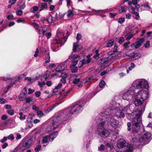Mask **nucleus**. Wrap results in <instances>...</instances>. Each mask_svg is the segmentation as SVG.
<instances>
[{"mask_svg":"<svg viewBox=\"0 0 152 152\" xmlns=\"http://www.w3.org/2000/svg\"><path fill=\"white\" fill-rule=\"evenodd\" d=\"M85 102L82 100H80L76 103L74 104L71 107H69L64 110L63 114L61 115L64 120H68L72 114L80 112L82 109V107L85 104Z\"/></svg>","mask_w":152,"mask_h":152,"instance_id":"nucleus-1","label":"nucleus"},{"mask_svg":"<svg viewBox=\"0 0 152 152\" xmlns=\"http://www.w3.org/2000/svg\"><path fill=\"white\" fill-rule=\"evenodd\" d=\"M106 110L103 113H102L98 116V120L100 121L104 120L108 122L110 125L115 128H118L119 125V121L114 119L112 114Z\"/></svg>","mask_w":152,"mask_h":152,"instance_id":"nucleus-2","label":"nucleus"},{"mask_svg":"<svg viewBox=\"0 0 152 152\" xmlns=\"http://www.w3.org/2000/svg\"><path fill=\"white\" fill-rule=\"evenodd\" d=\"M57 34L56 39L54 40L51 45V48L54 52L57 51V48L59 46L58 44H63L66 41V38L64 36V33L59 29L57 31Z\"/></svg>","mask_w":152,"mask_h":152,"instance_id":"nucleus-3","label":"nucleus"},{"mask_svg":"<svg viewBox=\"0 0 152 152\" xmlns=\"http://www.w3.org/2000/svg\"><path fill=\"white\" fill-rule=\"evenodd\" d=\"M148 97V93L146 91L141 90L138 92L136 95L134 103L136 107L141 106L143 101Z\"/></svg>","mask_w":152,"mask_h":152,"instance_id":"nucleus-4","label":"nucleus"},{"mask_svg":"<svg viewBox=\"0 0 152 152\" xmlns=\"http://www.w3.org/2000/svg\"><path fill=\"white\" fill-rule=\"evenodd\" d=\"M151 136V134L150 132L144 133L141 135H140L137 137L132 138L133 142L134 143L140 142L141 145L146 144L150 142V138Z\"/></svg>","mask_w":152,"mask_h":152,"instance_id":"nucleus-5","label":"nucleus"},{"mask_svg":"<svg viewBox=\"0 0 152 152\" xmlns=\"http://www.w3.org/2000/svg\"><path fill=\"white\" fill-rule=\"evenodd\" d=\"M97 122L99 123L97 129V133L98 135L101 137L106 138L108 137L109 134L108 131L104 128V125L105 123L104 120L100 121L97 119Z\"/></svg>","mask_w":152,"mask_h":152,"instance_id":"nucleus-6","label":"nucleus"},{"mask_svg":"<svg viewBox=\"0 0 152 152\" xmlns=\"http://www.w3.org/2000/svg\"><path fill=\"white\" fill-rule=\"evenodd\" d=\"M141 122L142 121L140 117L134 118L132 119V130L134 134L137 133L138 134H140L142 130L144 131L143 128L142 129L140 128V124Z\"/></svg>","mask_w":152,"mask_h":152,"instance_id":"nucleus-7","label":"nucleus"},{"mask_svg":"<svg viewBox=\"0 0 152 152\" xmlns=\"http://www.w3.org/2000/svg\"><path fill=\"white\" fill-rule=\"evenodd\" d=\"M131 87L136 89L145 88L148 89L149 88V86L146 80L144 79H141L137 80L134 81Z\"/></svg>","mask_w":152,"mask_h":152,"instance_id":"nucleus-8","label":"nucleus"},{"mask_svg":"<svg viewBox=\"0 0 152 152\" xmlns=\"http://www.w3.org/2000/svg\"><path fill=\"white\" fill-rule=\"evenodd\" d=\"M106 110L108 112L109 114V113L112 115L113 114V113H115L114 115L120 118H124L126 114L125 113L123 110L122 108H119V110H118L117 108H115L114 109H107Z\"/></svg>","mask_w":152,"mask_h":152,"instance_id":"nucleus-9","label":"nucleus"},{"mask_svg":"<svg viewBox=\"0 0 152 152\" xmlns=\"http://www.w3.org/2000/svg\"><path fill=\"white\" fill-rule=\"evenodd\" d=\"M134 93V89L131 87L128 89L127 92L124 93L122 96V98L124 99L129 101L132 99Z\"/></svg>","mask_w":152,"mask_h":152,"instance_id":"nucleus-10","label":"nucleus"},{"mask_svg":"<svg viewBox=\"0 0 152 152\" xmlns=\"http://www.w3.org/2000/svg\"><path fill=\"white\" fill-rule=\"evenodd\" d=\"M81 38V35L79 34H77L76 36V39L77 41L76 43H74L73 45V52H76L77 51H79L81 50L82 48L81 47L78 48L79 46L78 45L79 44V40H80Z\"/></svg>","mask_w":152,"mask_h":152,"instance_id":"nucleus-11","label":"nucleus"},{"mask_svg":"<svg viewBox=\"0 0 152 152\" xmlns=\"http://www.w3.org/2000/svg\"><path fill=\"white\" fill-rule=\"evenodd\" d=\"M32 143V140L31 139L27 140L23 144L20 148V150L23 151L28 148Z\"/></svg>","mask_w":152,"mask_h":152,"instance_id":"nucleus-12","label":"nucleus"},{"mask_svg":"<svg viewBox=\"0 0 152 152\" xmlns=\"http://www.w3.org/2000/svg\"><path fill=\"white\" fill-rule=\"evenodd\" d=\"M128 145V143L126 142L125 140L123 139H120L118 141L116 144L117 147L119 148H124Z\"/></svg>","mask_w":152,"mask_h":152,"instance_id":"nucleus-13","label":"nucleus"},{"mask_svg":"<svg viewBox=\"0 0 152 152\" xmlns=\"http://www.w3.org/2000/svg\"><path fill=\"white\" fill-rule=\"evenodd\" d=\"M145 40L143 38H140L138 41L131 44V47L133 48V49L138 48L141 46L142 43Z\"/></svg>","mask_w":152,"mask_h":152,"instance_id":"nucleus-14","label":"nucleus"},{"mask_svg":"<svg viewBox=\"0 0 152 152\" xmlns=\"http://www.w3.org/2000/svg\"><path fill=\"white\" fill-rule=\"evenodd\" d=\"M60 116H58V117L53 121L51 124L50 126L51 127H49L48 128V129H49V128H51L50 131H51L56 129V128L57 127V124L58 123L57 120L59 118Z\"/></svg>","mask_w":152,"mask_h":152,"instance_id":"nucleus-15","label":"nucleus"},{"mask_svg":"<svg viewBox=\"0 0 152 152\" xmlns=\"http://www.w3.org/2000/svg\"><path fill=\"white\" fill-rule=\"evenodd\" d=\"M128 146H126L124 148L123 151H119L116 152H132L133 151L134 148L133 145L130 144L128 145Z\"/></svg>","mask_w":152,"mask_h":152,"instance_id":"nucleus-16","label":"nucleus"},{"mask_svg":"<svg viewBox=\"0 0 152 152\" xmlns=\"http://www.w3.org/2000/svg\"><path fill=\"white\" fill-rule=\"evenodd\" d=\"M133 107L132 105L129 104L126 106H125L122 109L123 110L125 113L126 114H129L130 112H132V109Z\"/></svg>","mask_w":152,"mask_h":152,"instance_id":"nucleus-17","label":"nucleus"},{"mask_svg":"<svg viewBox=\"0 0 152 152\" xmlns=\"http://www.w3.org/2000/svg\"><path fill=\"white\" fill-rule=\"evenodd\" d=\"M142 108L141 110L136 111L134 112H132L134 115H135L137 117V118L140 117V116L142 113L145 110V106L144 105H142Z\"/></svg>","mask_w":152,"mask_h":152,"instance_id":"nucleus-18","label":"nucleus"},{"mask_svg":"<svg viewBox=\"0 0 152 152\" xmlns=\"http://www.w3.org/2000/svg\"><path fill=\"white\" fill-rule=\"evenodd\" d=\"M66 65L64 63L60 64L56 68L57 70H60L61 71H63L66 68Z\"/></svg>","mask_w":152,"mask_h":152,"instance_id":"nucleus-19","label":"nucleus"},{"mask_svg":"<svg viewBox=\"0 0 152 152\" xmlns=\"http://www.w3.org/2000/svg\"><path fill=\"white\" fill-rule=\"evenodd\" d=\"M69 59H71V61L74 60H80L81 59L80 56L76 54H73L71 55L69 57Z\"/></svg>","mask_w":152,"mask_h":152,"instance_id":"nucleus-20","label":"nucleus"},{"mask_svg":"<svg viewBox=\"0 0 152 152\" xmlns=\"http://www.w3.org/2000/svg\"><path fill=\"white\" fill-rule=\"evenodd\" d=\"M39 11H41L42 10H46L47 9V4L46 3H42L39 5Z\"/></svg>","mask_w":152,"mask_h":152,"instance_id":"nucleus-21","label":"nucleus"},{"mask_svg":"<svg viewBox=\"0 0 152 152\" xmlns=\"http://www.w3.org/2000/svg\"><path fill=\"white\" fill-rule=\"evenodd\" d=\"M58 134V132L57 131H55L50 134L49 136H48L49 140L51 141H52L54 138L56 137Z\"/></svg>","mask_w":152,"mask_h":152,"instance_id":"nucleus-22","label":"nucleus"},{"mask_svg":"<svg viewBox=\"0 0 152 152\" xmlns=\"http://www.w3.org/2000/svg\"><path fill=\"white\" fill-rule=\"evenodd\" d=\"M107 63V61L105 58L100 59L98 62V64L101 67H104Z\"/></svg>","mask_w":152,"mask_h":152,"instance_id":"nucleus-23","label":"nucleus"},{"mask_svg":"<svg viewBox=\"0 0 152 152\" xmlns=\"http://www.w3.org/2000/svg\"><path fill=\"white\" fill-rule=\"evenodd\" d=\"M130 44V42L129 41H128L124 44V46L126 50H131L133 49V48L131 47V44L130 46H129V45Z\"/></svg>","mask_w":152,"mask_h":152,"instance_id":"nucleus-24","label":"nucleus"},{"mask_svg":"<svg viewBox=\"0 0 152 152\" xmlns=\"http://www.w3.org/2000/svg\"><path fill=\"white\" fill-rule=\"evenodd\" d=\"M118 9L119 13H124L126 11L127 7L125 6H121L119 7Z\"/></svg>","mask_w":152,"mask_h":152,"instance_id":"nucleus-25","label":"nucleus"},{"mask_svg":"<svg viewBox=\"0 0 152 152\" xmlns=\"http://www.w3.org/2000/svg\"><path fill=\"white\" fill-rule=\"evenodd\" d=\"M38 77H37L33 78H31L30 77H25V80H28V81L31 83L34 82L35 81L38 79Z\"/></svg>","mask_w":152,"mask_h":152,"instance_id":"nucleus-26","label":"nucleus"},{"mask_svg":"<svg viewBox=\"0 0 152 152\" xmlns=\"http://www.w3.org/2000/svg\"><path fill=\"white\" fill-rule=\"evenodd\" d=\"M63 72L61 71L60 70H57L56 68L55 71H54V75L55 76L60 77L62 75Z\"/></svg>","mask_w":152,"mask_h":152,"instance_id":"nucleus-27","label":"nucleus"},{"mask_svg":"<svg viewBox=\"0 0 152 152\" xmlns=\"http://www.w3.org/2000/svg\"><path fill=\"white\" fill-rule=\"evenodd\" d=\"M141 9L142 11L148 10L150 9V8L148 5L147 4H144L142 5L141 7Z\"/></svg>","mask_w":152,"mask_h":152,"instance_id":"nucleus-28","label":"nucleus"},{"mask_svg":"<svg viewBox=\"0 0 152 152\" xmlns=\"http://www.w3.org/2000/svg\"><path fill=\"white\" fill-rule=\"evenodd\" d=\"M133 58H135V59H138L141 56V54L139 53H133L132 56H130Z\"/></svg>","mask_w":152,"mask_h":152,"instance_id":"nucleus-29","label":"nucleus"},{"mask_svg":"<svg viewBox=\"0 0 152 152\" xmlns=\"http://www.w3.org/2000/svg\"><path fill=\"white\" fill-rule=\"evenodd\" d=\"M46 20L48 23H52L54 20L53 19V16L50 15L47 17Z\"/></svg>","mask_w":152,"mask_h":152,"instance_id":"nucleus-30","label":"nucleus"},{"mask_svg":"<svg viewBox=\"0 0 152 152\" xmlns=\"http://www.w3.org/2000/svg\"><path fill=\"white\" fill-rule=\"evenodd\" d=\"M49 140V137L48 136L44 137L42 140V142L44 144H47Z\"/></svg>","mask_w":152,"mask_h":152,"instance_id":"nucleus-31","label":"nucleus"},{"mask_svg":"<svg viewBox=\"0 0 152 152\" xmlns=\"http://www.w3.org/2000/svg\"><path fill=\"white\" fill-rule=\"evenodd\" d=\"M93 77L92 76H90L86 78L85 79L84 81H85V83H87L88 82H91V81L93 80Z\"/></svg>","mask_w":152,"mask_h":152,"instance_id":"nucleus-32","label":"nucleus"},{"mask_svg":"<svg viewBox=\"0 0 152 152\" xmlns=\"http://www.w3.org/2000/svg\"><path fill=\"white\" fill-rule=\"evenodd\" d=\"M133 34H132L129 33L125 35L126 40L128 41L130 39L133 37Z\"/></svg>","mask_w":152,"mask_h":152,"instance_id":"nucleus-33","label":"nucleus"},{"mask_svg":"<svg viewBox=\"0 0 152 152\" xmlns=\"http://www.w3.org/2000/svg\"><path fill=\"white\" fill-rule=\"evenodd\" d=\"M105 149L104 145L103 144H101L98 147V150L99 151L102 152L104 151Z\"/></svg>","mask_w":152,"mask_h":152,"instance_id":"nucleus-34","label":"nucleus"},{"mask_svg":"<svg viewBox=\"0 0 152 152\" xmlns=\"http://www.w3.org/2000/svg\"><path fill=\"white\" fill-rule=\"evenodd\" d=\"M20 115L19 118L21 120H23L26 118V115L22 112H20L19 113Z\"/></svg>","mask_w":152,"mask_h":152,"instance_id":"nucleus-35","label":"nucleus"},{"mask_svg":"<svg viewBox=\"0 0 152 152\" xmlns=\"http://www.w3.org/2000/svg\"><path fill=\"white\" fill-rule=\"evenodd\" d=\"M30 105L29 103H25L23 106V109L24 110H27L28 108Z\"/></svg>","mask_w":152,"mask_h":152,"instance_id":"nucleus-36","label":"nucleus"},{"mask_svg":"<svg viewBox=\"0 0 152 152\" xmlns=\"http://www.w3.org/2000/svg\"><path fill=\"white\" fill-rule=\"evenodd\" d=\"M114 43V41L113 39H110L109 40L107 45V47H110L112 46Z\"/></svg>","mask_w":152,"mask_h":152,"instance_id":"nucleus-37","label":"nucleus"},{"mask_svg":"<svg viewBox=\"0 0 152 152\" xmlns=\"http://www.w3.org/2000/svg\"><path fill=\"white\" fill-rule=\"evenodd\" d=\"M13 120L12 119H10L6 121L5 122L6 125H10L12 124Z\"/></svg>","mask_w":152,"mask_h":152,"instance_id":"nucleus-38","label":"nucleus"},{"mask_svg":"<svg viewBox=\"0 0 152 152\" xmlns=\"http://www.w3.org/2000/svg\"><path fill=\"white\" fill-rule=\"evenodd\" d=\"M37 114L39 118L41 117L43 115V112L41 110L38 111Z\"/></svg>","mask_w":152,"mask_h":152,"instance_id":"nucleus-39","label":"nucleus"},{"mask_svg":"<svg viewBox=\"0 0 152 152\" xmlns=\"http://www.w3.org/2000/svg\"><path fill=\"white\" fill-rule=\"evenodd\" d=\"M45 32L44 31L43 29H42V28H40L38 30V33L39 34H42V35H44Z\"/></svg>","mask_w":152,"mask_h":152,"instance_id":"nucleus-40","label":"nucleus"},{"mask_svg":"<svg viewBox=\"0 0 152 152\" xmlns=\"http://www.w3.org/2000/svg\"><path fill=\"white\" fill-rule=\"evenodd\" d=\"M125 40L124 38L123 37H121L118 39V42L119 43L122 44Z\"/></svg>","mask_w":152,"mask_h":152,"instance_id":"nucleus-41","label":"nucleus"},{"mask_svg":"<svg viewBox=\"0 0 152 152\" xmlns=\"http://www.w3.org/2000/svg\"><path fill=\"white\" fill-rule=\"evenodd\" d=\"M80 81V79L79 78H76L73 80V83L75 84L78 83Z\"/></svg>","mask_w":152,"mask_h":152,"instance_id":"nucleus-42","label":"nucleus"},{"mask_svg":"<svg viewBox=\"0 0 152 152\" xmlns=\"http://www.w3.org/2000/svg\"><path fill=\"white\" fill-rule=\"evenodd\" d=\"M106 146L107 147L111 149H112L114 148L113 145L109 143H107L106 144Z\"/></svg>","mask_w":152,"mask_h":152,"instance_id":"nucleus-43","label":"nucleus"},{"mask_svg":"<svg viewBox=\"0 0 152 152\" xmlns=\"http://www.w3.org/2000/svg\"><path fill=\"white\" fill-rule=\"evenodd\" d=\"M133 13L135 16V19L137 20H138L140 18L139 13L137 12H134Z\"/></svg>","mask_w":152,"mask_h":152,"instance_id":"nucleus-44","label":"nucleus"},{"mask_svg":"<svg viewBox=\"0 0 152 152\" xmlns=\"http://www.w3.org/2000/svg\"><path fill=\"white\" fill-rule=\"evenodd\" d=\"M79 60H76L71 61H72V66H75L77 64Z\"/></svg>","mask_w":152,"mask_h":152,"instance_id":"nucleus-45","label":"nucleus"},{"mask_svg":"<svg viewBox=\"0 0 152 152\" xmlns=\"http://www.w3.org/2000/svg\"><path fill=\"white\" fill-rule=\"evenodd\" d=\"M105 82L104 80H102L99 83V86L101 88H103L105 85Z\"/></svg>","mask_w":152,"mask_h":152,"instance_id":"nucleus-46","label":"nucleus"},{"mask_svg":"<svg viewBox=\"0 0 152 152\" xmlns=\"http://www.w3.org/2000/svg\"><path fill=\"white\" fill-rule=\"evenodd\" d=\"M50 55L49 54H48L46 57V58H45V62L46 63H48L50 61Z\"/></svg>","mask_w":152,"mask_h":152,"instance_id":"nucleus-47","label":"nucleus"},{"mask_svg":"<svg viewBox=\"0 0 152 152\" xmlns=\"http://www.w3.org/2000/svg\"><path fill=\"white\" fill-rule=\"evenodd\" d=\"M38 84L40 87H42L45 85V82L41 83L39 81H38Z\"/></svg>","mask_w":152,"mask_h":152,"instance_id":"nucleus-48","label":"nucleus"},{"mask_svg":"<svg viewBox=\"0 0 152 152\" xmlns=\"http://www.w3.org/2000/svg\"><path fill=\"white\" fill-rule=\"evenodd\" d=\"M32 25L34 28L36 29H37L39 27V26L38 24L36 23H33Z\"/></svg>","mask_w":152,"mask_h":152,"instance_id":"nucleus-49","label":"nucleus"},{"mask_svg":"<svg viewBox=\"0 0 152 152\" xmlns=\"http://www.w3.org/2000/svg\"><path fill=\"white\" fill-rule=\"evenodd\" d=\"M7 113L10 115H12L14 114V111L13 110L11 109L7 111Z\"/></svg>","mask_w":152,"mask_h":152,"instance_id":"nucleus-50","label":"nucleus"},{"mask_svg":"<svg viewBox=\"0 0 152 152\" xmlns=\"http://www.w3.org/2000/svg\"><path fill=\"white\" fill-rule=\"evenodd\" d=\"M125 21V19L124 18H120L118 19V22L121 24L122 23Z\"/></svg>","mask_w":152,"mask_h":152,"instance_id":"nucleus-51","label":"nucleus"},{"mask_svg":"<svg viewBox=\"0 0 152 152\" xmlns=\"http://www.w3.org/2000/svg\"><path fill=\"white\" fill-rule=\"evenodd\" d=\"M145 47L146 48H148L150 47V41H147L144 44Z\"/></svg>","mask_w":152,"mask_h":152,"instance_id":"nucleus-52","label":"nucleus"},{"mask_svg":"<svg viewBox=\"0 0 152 152\" xmlns=\"http://www.w3.org/2000/svg\"><path fill=\"white\" fill-rule=\"evenodd\" d=\"M23 14V11L20 10H18L16 12V14L18 15L21 16Z\"/></svg>","mask_w":152,"mask_h":152,"instance_id":"nucleus-53","label":"nucleus"},{"mask_svg":"<svg viewBox=\"0 0 152 152\" xmlns=\"http://www.w3.org/2000/svg\"><path fill=\"white\" fill-rule=\"evenodd\" d=\"M41 146L40 145H37L35 148V151L36 152H38L41 149Z\"/></svg>","mask_w":152,"mask_h":152,"instance_id":"nucleus-54","label":"nucleus"},{"mask_svg":"<svg viewBox=\"0 0 152 152\" xmlns=\"http://www.w3.org/2000/svg\"><path fill=\"white\" fill-rule=\"evenodd\" d=\"M41 28H42V29H43L44 31L45 32L48 28V26L46 25L43 26H42Z\"/></svg>","mask_w":152,"mask_h":152,"instance_id":"nucleus-55","label":"nucleus"},{"mask_svg":"<svg viewBox=\"0 0 152 152\" xmlns=\"http://www.w3.org/2000/svg\"><path fill=\"white\" fill-rule=\"evenodd\" d=\"M61 76V78H65V79H66V78H67L68 76V75L66 73H64L63 72Z\"/></svg>","mask_w":152,"mask_h":152,"instance_id":"nucleus-56","label":"nucleus"},{"mask_svg":"<svg viewBox=\"0 0 152 152\" xmlns=\"http://www.w3.org/2000/svg\"><path fill=\"white\" fill-rule=\"evenodd\" d=\"M138 28H135L132 30L133 33L135 34L138 32Z\"/></svg>","mask_w":152,"mask_h":152,"instance_id":"nucleus-57","label":"nucleus"},{"mask_svg":"<svg viewBox=\"0 0 152 152\" xmlns=\"http://www.w3.org/2000/svg\"><path fill=\"white\" fill-rule=\"evenodd\" d=\"M67 16L68 17H70L71 15L72 14V12L71 10H69L67 12Z\"/></svg>","mask_w":152,"mask_h":152,"instance_id":"nucleus-58","label":"nucleus"},{"mask_svg":"<svg viewBox=\"0 0 152 152\" xmlns=\"http://www.w3.org/2000/svg\"><path fill=\"white\" fill-rule=\"evenodd\" d=\"M7 137H4L3 139H2L0 140V141L2 143H4L7 140Z\"/></svg>","mask_w":152,"mask_h":152,"instance_id":"nucleus-59","label":"nucleus"},{"mask_svg":"<svg viewBox=\"0 0 152 152\" xmlns=\"http://www.w3.org/2000/svg\"><path fill=\"white\" fill-rule=\"evenodd\" d=\"M6 101V100L3 98L0 99V103L1 104H4L5 103Z\"/></svg>","mask_w":152,"mask_h":152,"instance_id":"nucleus-60","label":"nucleus"},{"mask_svg":"<svg viewBox=\"0 0 152 152\" xmlns=\"http://www.w3.org/2000/svg\"><path fill=\"white\" fill-rule=\"evenodd\" d=\"M22 92L23 94L25 96H26V95L27 94V88L26 87H25L24 88Z\"/></svg>","mask_w":152,"mask_h":152,"instance_id":"nucleus-61","label":"nucleus"},{"mask_svg":"<svg viewBox=\"0 0 152 152\" xmlns=\"http://www.w3.org/2000/svg\"><path fill=\"white\" fill-rule=\"evenodd\" d=\"M7 139H11V140H13L14 139L13 135L12 134H11L7 137Z\"/></svg>","mask_w":152,"mask_h":152,"instance_id":"nucleus-62","label":"nucleus"},{"mask_svg":"<svg viewBox=\"0 0 152 152\" xmlns=\"http://www.w3.org/2000/svg\"><path fill=\"white\" fill-rule=\"evenodd\" d=\"M31 98L30 97H28V98H26V102L27 103H29V102H30V101H31Z\"/></svg>","mask_w":152,"mask_h":152,"instance_id":"nucleus-63","label":"nucleus"},{"mask_svg":"<svg viewBox=\"0 0 152 152\" xmlns=\"http://www.w3.org/2000/svg\"><path fill=\"white\" fill-rule=\"evenodd\" d=\"M62 86V84L61 83H60L58 84V85L57 86H56L55 87H56L59 90L61 88Z\"/></svg>","mask_w":152,"mask_h":152,"instance_id":"nucleus-64","label":"nucleus"}]
</instances>
